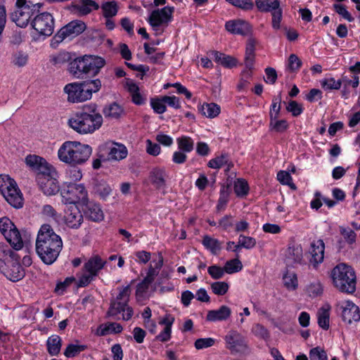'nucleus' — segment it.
I'll return each mask as SVG.
<instances>
[{"label": "nucleus", "mask_w": 360, "mask_h": 360, "mask_svg": "<svg viewBox=\"0 0 360 360\" xmlns=\"http://www.w3.org/2000/svg\"><path fill=\"white\" fill-rule=\"evenodd\" d=\"M105 65V60L103 58L92 55L77 57L68 64V71L74 78H89L81 82L84 89L87 91L89 100L92 98L93 93L99 91L102 86L99 79L91 78L96 77Z\"/></svg>", "instance_id": "1"}, {"label": "nucleus", "mask_w": 360, "mask_h": 360, "mask_svg": "<svg viewBox=\"0 0 360 360\" xmlns=\"http://www.w3.org/2000/svg\"><path fill=\"white\" fill-rule=\"evenodd\" d=\"M25 163L36 173V181L44 195H54L60 192L58 172L46 159L36 155H29L25 158Z\"/></svg>", "instance_id": "2"}, {"label": "nucleus", "mask_w": 360, "mask_h": 360, "mask_svg": "<svg viewBox=\"0 0 360 360\" xmlns=\"http://www.w3.org/2000/svg\"><path fill=\"white\" fill-rule=\"evenodd\" d=\"M63 249L61 237L55 233L51 225L43 224L37 233L35 250L36 253L46 265L53 264Z\"/></svg>", "instance_id": "3"}, {"label": "nucleus", "mask_w": 360, "mask_h": 360, "mask_svg": "<svg viewBox=\"0 0 360 360\" xmlns=\"http://www.w3.org/2000/svg\"><path fill=\"white\" fill-rule=\"evenodd\" d=\"M103 119L96 107L84 108L72 115L68 119V126L79 134H93L103 124Z\"/></svg>", "instance_id": "4"}, {"label": "nucleus", "mask_w": 360, "mask_h": 360, "mask_svg": "<svg viewBox=\"0 0 360 360\" xmlns=\"http://www.w3.org/2000/svg\"><path fill=\"white\" fill-rule=\"evenodd\" d=\"M6 244H0V271L10 281L17 282L25 276L20 257Z\"/></svg>", "instance_id": "5"}, {"label": "nucleus", "mask_w": 360, "mask_h": 360, "mask_svg": "<svg viewBox=\"0 0 360 360\" xmlns=\"http://www.w3.org/2000/svg\"><path fill=\"white\" fill-rule=\"evenodd\" d=\"M333 286L340 292L352 295L356 289V275L354 268L345 263L338 264L330 271Z\"/></svg>", "instance_id": "6"}, {"label": "nucleus", "mask_w": 360, "mask_h": 360, "mask_svg": "<svg viewBox=\"0 0 360 360\" xmlns=\"http://www.w3.org/2000/svg\"><path fill=\"white\" fill-rule=\"evenodd\" d=\"M92 148L87 144L78 141H65L58 150L60 161L70 165H81L90 157Z\"/></svg>", "instance_id": "7"}, {"label": "nucleus", "mask_w": 360, "mask_h": 360, "mask_svg": "<svg viewBox=\"0 0 360 360\" xmlns=\"http://www.w3.org/2000/svg\"><path fill=\"white\" fill-rule=\"evenodd\" d=\"M60 195L64 204L77 205L86 201L88 192L82 184L65 181L60 187Z\"/></svg>", "instance_id": "8"}, {"label": "nucleus", "mask_w": 360, "mask_h": 360, "mask_svg": "<svg viewBox=\"0 0 360 360\" xmlns=\"http://www.w3.org/2000/svg\"><path fill=\"white\" fill-rule=\"evenodd\" d=\"M0 193L12 207L17 209L22 207V195L15 180L8 175L0 174Z\"/></svg>", "instance_id": "9"}, {"label": "nucleus", "mask_w": 360, "mask_h": 360, "mask_svg": "<svg viewBox=\"0 0 360 360\" xmlns=\"http://www.w3.org/2000/svg\"><path fill=\"white\" fill-rule=\"evenodd\" d=\"M0 232L10 244L8 246L12 249L19 250L22 248L23 241L21 235L8 217H4L0 219Z\"/></svg>", "instance_id": "10"}, {"label": "nucleus", "mask_w": 360, "mask_h": 360, "mask_svg": "<svg viewBox=\"0 0 360 360\" xmlns=\"http://www.w3.org/2000/svg\"><path fill=\"white\" fill-rule=\"evenodd\" d=\"M31 27L36 31L39 37L46 39L51 36L54 32L55 19L51 13L41 12L37 14L32 19Z\"/></svg>", "instance_id": "11"}, {"label": "nucleus", "mask_w": 360, "mask_h": 360, "mask_svg": "<svg viewBox=\"0 0 360 360\" xmlns=\"http://www.w3.org/2000/svg\"><path fill=\"white\" fill-rule=\"evenodd\" d=\"M86 28V24L79 20H72L62 28L53 36L51 40V45L58 44L68 37H76L82 33Z\"/></svg>", "instance_id": "12"}, {"label": "nucleus", "mask_w": 360, "mask_h": 360, "mask_svg": "<svg viewBox=\"0 0 360 360\" xmlns=\"http://www.w3.org/2000/svg\"><path fill=\"white\" fill-rule=\"evenodd\" d=\"M174 6H165L153 11L148 17V22L153 27H158L163 24H168L173 19Z\"/></svg>", "instance_id": "13"}, {"label": "nucleus", "mask_w": 360, "mask_h": 360, "mask_svg": "<svg viewBox=\"0 0 360 360\" xmlns=\"http://www.w3.org/2000/svg\"><path fill=\"white\" fill-rule=\"evenodd\" d=\"M63 91L68 95L67 100L69 103H79L89 100L87 91L84 89L81 82L67 84L64 86Z\"/></svg>", "instance_id": "14"}, {"label": "nucleus", "mask_w": 360, "mask_h": 360, "mask_svg": "<svg viewBox=\"0 0 360 360\" xmlns=\"http://www.w3.org/2000/svg\"><path fill=\"white\" fill-rule=\"evenodd\" d=\"M224 340L226 348L232 353H243L248 349L245 338L236 330L229 331L225 336Z\"/></svg>", "instance_id": "15"}, {"label": "nucleus", "mask_w": 360, "mask_h": 360, "mask_svg": "<svg viewBox=\"0 0 360 360\" xmlns=\"http://www.w3.org/2000/svg\"><path fill=\"white\" fill-rule=\"evenodd\" d=\"M34 6H24V8L15 9L10 14L11 20L15 23L18 27L25 28L28 25L31 26V21L35 16Z\"/></svg>", "instance_id": "16"}, {"label": "nucleus", "mask_w": 360, "mask_h": 360, "mask_svg": "<svg viewBox=\"0 0 360 360\" xmlns=\"http://www.w3.org/2000/svg\"><path fill=\"white\" fill-rule=\"evenodd\" d=\"M84 217L77 205H67L63 221L70 229H78L83 223Z\"/></svg>", "instance_id": "17"}, {"label": "nucleus", "mask_w": 360, "mask_h": 360, "mask_svg": "<svg viewBox=\"0 0 360 360\" xmlns=\"http://www.w3.org/2000/svg\"><path fill=\"white\" fill-rule=\"evenodd\" d=\"M121 313H122V320L129 321L134 315V309L127 302L117 300L111 302L108 315L115 317Z\"/></svg>", "instance_id": "18"}, {"label": "nucleus", "mask_w": 360, "mask_h": 360, "mask_svg": "<svg viewBox=\"0 0 360 360\" xmlns=\"http://www.w3.org/2000/svg\"><path fill=\"white\" fill-rule=\"evenodd\" d=\"M325 252V243L322 239L313 241L309 248V264L316 269L323 262Z\"/></svg>", "instance_id": "19"}, {"label": "nucleus", "mask_w": 360, "mask_h": 360, "mask_svg": "<svg viewBox=\"0 0 360 360\" xmlns=\"http://www.w3.org/2000/svg\"><path fill=\"white\" fill-rule=\"evenodd\" d=\"M167 173L163 167H156L151 169L149 173V180L156 191H160L162 194L166 193L167 188Z\"/></svg>", "instance_id": "20"}, {"label": "nucleus", "mask_w": 360, "mask_h": 360, "mask_svg": "<svg viewBox=\"0 0 360 360\" xmlns=\"http://www.w3.org/2000/svg\"><path fill=\"white\" fill-rule=\"evenodd\" d=\"M225 29L233 34L247 36L252 33V27L246 20L242 19L230 20L226 22Z\"/></svg>", "instance_id": "21"}, {"label": "nucleus", "mask_w": 360, "mask_h": 360, "mask_svg": "<svg viewBox=\"0 0 360 360\" xmlns=\"http://www.w3.org/2000/svg\"><path fill=\"white\" fill-rule=\"evenodd\" d=\"M81 205L82 206L84 215L87 219L99 222L104 219L103 212L98 203L89 201V198H87L86 201L83 202Z\"/></svg>", "instance_id": "22"}, {"label": "nucleus", "mask_w": 360, "mask_h": 360, "mask_svg": "<svg viewBox=\"0 0 360 360\" xmlns=\"http://www.w3.org/2000/svg\"><path fill=\"white\" fill-rule=\"evenodd\" d=\"M257 43L253 37L248 38L246 42L244 62L246 69L250 72L254 69Z\"/></svg>", "instance_id": "23"}, {"label": "nucleus", "mask_w": 360, "mask_h": 360, "mask_svg": "<svg viewBox=\"0 0 360 360\" xmlns=\"http://www.w3.org/2000/svg\"><path fill=\"white\" fill-rule=\"evenodd\" d=\"M106 264L100 256L95 255L90 257L83 266V270L95 278L98 275L99 271L103 269Z\"/></svg>", "instance_id": "24"}, {"label": "nucleus", "mask_w": 360, "mask_h": 360, "mask_svg": "<svg viewBox=\"0 0 360 360\" xmlns=\"http://www.w3.org/2000/svg\"><path fill=\"white\" fill-rule=\"evenodd\" d=\"M215 63L221 65L222 67L228 69H231L238 65V60L233 56L226 55L218 51H212L211 52Z\"/></svg>", "instance_id": "25"}, {"label": "nucleus", "mask_w": 360, "mask_h": 360, "mask_svg": "<svg viewBox=\"0 0 360 360\" xmlns=\"http://www.w3.org/2000/svg\"><path fill=\"white\" fill-rule=\"evenodd\" d=\"M231 314V309L226 305H222L218 309L208 311L206 320L210 322L223 321L227 320Z\"/></svg>", "instance_id": "26"}, {"label": "nucleus", "mask_w": 360, "mask_h": 360, "mask_svg": "<svg viewBox=\"0 0 360 360\" xmlns=\"http://www.w3.org/2000/svg\"><path fill=\"white\" fill-rule=\"evenodd\" d=\"M126 88L131 97L133 103L137 105L145 104L146 98L140 93V89L136 83L127 79Z\"/></svg>", "instance_id": "27"}, {"label": "nucleus", "mask_w": 360, "mask_h": 360, "mask_svg": "<svg viewBox=\"0 0 360 360\" xmlns=\"http://www.w3.org/2000/svg\"><path fill=\"white\" fill-rule=\"evenodd\" d=\"M127 149L124 144L115 143L113 146L109 148L108 160H122L127 158Z\"/></svg>", "instance_id": "28"}, {"label": "nucleus", "mask_w": 360, "mask_h": 360, "mask_svg": "<svg viewBox=\"0 0 360 360\" xmlns=\"http://www.w3.org/2000/svg\"><path fill=\"white\" fill-rule=\"evenodd\" d=\"M198 108L200 114L209 118L216 117L221 111L219 105L214 103H205L198 105Z\"/></svg>", "instance_id": "29"}, {"label": "nucleus", "mask_w": 360, "mask_h": 360, "mask_svg": "<svg viewBox=\"0 0 360 360\" xmlns=\"http://www.w3.org/2000/svg\"><path fill=\"white\" fill-rule=\"evenodd\" d=\"M62 339L58 335H52L46 340L47 352L51 356H57L61 349Z\"/></svg>", "instance_id": "30"}, {"label": "nucleus", "mask_w": 360, "mask_h": 360, "mask_svg": "<svg viewBox=\"0 0 360 360\" xmlns=\"http://www.w3.org/2000/svg\"><path fill=\"white\" fill-rule=\"evenodd\" d=\"M279 0H255V6L261 13H269L278 8Z\"/></svg>", "instance_id": "31"}, {"label": "nucleus", "mask_w": 360, "mask_h": 360, "mask_svg": "<svg viewBox=\"0 0 360 360\" xmlns=\"http://www.w3.org/2000/svg\"><path fill=\"white\" fill-rule=\"evenodd\" d=\"M233 191L238 198L247 196L250 191V186L248 181L243 178L236 179L233 184Z\"/></svg>", "instance_id": "32"}, {"label": "nucleus", "mask_w": 360, "mask_h": 360, "mask_svg": "<svg viewBox=\"0 0 360 360\" xmlns=\"http://www.w3.org/2000/svg\"><path fill=\"white\" fill-rule=\"evenodd\" d=\"M288 259L291 260L292 264H302L303 259V251L301 245H294L288 248Z\"/></svg>", "instance_id": "33"}, {"label": "nucleus", "mask_w": 360, "mask_h": 360, "mask_svg": "<svg viewBox=\"0 0 360 360\" xmlns=\"http://www.w3.org/2000/svg\"><path fill=\"white\" fill-rule=\"evenodd\" d=\"M317 323L323 330H327L330 327V309L321 307L317 311Z\"/></svg>", "instance_id": "34"}, {"label": "nucleus", "mask_w": 360, "mask_h": 360, "mask_svg": "<svg viewBox=\"0 0 360 360\" xmlns=\"http://www.w3.org/2000/svg\"><path fill=\"white\" fill-rule=\"evenodd\" d=\"M202 243L213 255H217L221 250V242L218 239L212 238L208 235H205L203 237Z\"/></svg>", "instance_id": "35"}, {"label": "nucleus", "mask_w": 360, "mask_h": 360, "mask_svg": "<svg viewBox=\"0 0 360 360\" xmlns=\"http://www.w3.org/2000/svg\"><path fill=\"white\" fill-rule=\"evenodd\" d=\"M101 8L105 18H113L117 15L119 9L115 1H105L101 4Z\"/></svg>", "instance_id": "36"}, {"label": "nucleus", "mask_w": 360, "mask_h": 360, "mask_svg": "<svg viewBox=\"0 0 360 360\" xmlns=\"http://www.w3.org/2000/svg\"><path fill=\"white\" fill-rule=\"evenodd\" d=\"M94 191L101 199L105 200L111 193L112 188L106 181L101 180L97 181L94 186Z\"/></svg>", "instance_id": "37"}, {"label": "nucleus", "mask_w": 360, "mask_h": 360, "mask_svg": "<svg viewBox=\"0 0 360 360\" xmlns=\"http://www.w3.org/2000/svg\"><path fill=\"white\" fill-rule=\"evenodd\" d=\"M122 112V108L117 103H112L109 105L105 106L103 110V112L106 117L114 119H118Z\"/></svg>", "instance_id": "38"}, {"label": "nucleus", "mask_w": 360, "mask_h": 360, "mask_svg": "<svg viewBox=\"0 0 360 360\" xmlns=\"http://www.w3.org/2000/svg\"><path fill=\"white\" fill-rule=\"evenodd\" d=\"M178 149L187 153H191L194 148L193 140L188 136H181L176 139Z\"/></svg>", "instance_id": "39"}, {"label": "nucleus", "mask_w": 360, "mask_h": 360, "mask_svg": "<svg viewBox=\"0 0 360 360\" xmlns=\"http://www.w3.org/2000/svg\"><path fill=\"white\" fill-rule=\"evenodd\" d=\"M322 89L325 91L339 90L342 86V80H335L334 77H326L320 81Z\"/></svg>", "instance_id": "40"}, {"label": "nucleus", "mask_w": 360, "mask_h": 360, "mask_svg": "<svg viewBox=\"0 0 360 360\" xmlns=\"http://www.w3.org/2000/svg\"><path fill=\"white\" fill-rule=\"evenodd\" d=\"M289 128V124L286 120H270L269 129L276 133H283Z\"/></svg>", "instance_id": "41"}, {"label": "nucleus", "mask_w": 360, "mask_h": 360, "mask_svg": "<svg viewBox=\"0 0 360 360\" xmlns=\"http://www.w3.org/2000/svg\"><path fill=\"white\" fill-rule=\"evenodd\" d=\"M86 349L87 345H75L71 343L68 345L63 354L67 358H73Z\"/></svg>", "instance_id": "42"}, {"label": "nucleus", "mask_w": 360, "mask_h": 360, "mask_svg": "<svg viewBox=\"0 0 360 360\" xmlns=\"http://www.w3.org/2000/svg\"><path fill=\"white\" fill-rule=\"evenodd\" d=\"M68 9L77 12L80 16L86 15L92 11V8L88 4V0H82L81 5L72 3L68 6Z\"/></svg>", "instance_id": "43"}, {"label": "nucleus", "mask_w": 360, "mask_h": 360, "mask_svg": "<svg viewBox=\"0 0 360 360\" xmlns=\"http://www.w3.org/2000/svg\"><path fill=\"white\" fill-rule=\"evenodd\" d=\"M225 272L228 274H232L239 272L243 269V264L238 257L227 261L224 266Z\"/></svg>", "instance_id": "44"}, {"label": "nucleus", "mask_w": 360, "mask_h": 360, "mask_svg": "<svg viewBox=\"0 0 360 360\" xmlns=\"http://www.w3.org/2000/svg\"><path fill=\"white\" fill-rule=\"evenodd\" d=\"M228 155V153H221L219 155L211 159L207 163V167L216 169H221L222 167L225 166L226 163H227Z\"/></svg>", "instance_id": "45"}, {"label": "nucleus", "mask_w": 360, "mask_h": 360, "mask_svg": "<svg viewBox=\"0 0 360 360\" xmlns=\"http://www.w3.org/2000/svg\"><path fill=\"white\" fill-rule=\"evenodd\" d=\"M150 107L153 110L154 112L157 114H163L167 110L166 102L163 101V96L150 98Z\"/></svg>", "instance_id": "46"}, {"label": "nucleus", "mask_w": 360, "mask_h": 360, "mask_svg": "<svg viewBox=\"0 0 360 360\" xmlns=\"http://www.w3.org/2000/svg\"><path fill=\"white\" fill-rule=\"evenodd\" d=\"M28 58L27 53L23 51H18L13 54L11 63L17 67L22 68L27 65Z\"/></svg>", "instance_id": "47"}, {"label": "nucleus", "mask_w": 360, "mask_h": 360, "mask_svg": "<svg viewBox=\"0 0 360 360\" xmlns=\"http://www.w3.org/2000/svg\"><path fill=\"white\" fill-rule=\"evenodd\" d=\"M233 6L240 8L243 11H251L254 8V3L252 0H225Z\"/></svg>", "instance_id": "48"}, {"label": "nucleus", "mask_w": 360, "mask_h": 360, "mask_svg": "<svg viewBox=\"0 0 360 360\" xmlns=\"http://www.w3.org/2000/svg\"><path fill=\"white\" fill-rule=\"evenodd\" d=\"M302 65L300 58L295 53H291L288 60V69L291 72H297Z\"/></svg>", "instance_id": "49"}, {"label": "nucleus", "mask_w": 360, "mask_h": 360, "mask_svg": "<svg viewBox=\"0 0 360 360\" xmlns=\"http://www.w3.org/2000/svg\"><path fill=\"white\" fill-rule=\"evenodd\" d=\"M271 26L272 27L278 30L281 28V22L283 19V9L279 5L278 8L273 10L271 12Z\"/></svg>", "instance_id": "50"}, {"label": "nucleus", "mask_w": 360, "mask_h": 360, "mask_svg": "<svg viewBox=\"0 0 360 360\" xmlns=\"http://www.w3.org/2000/svg\"><path fill=\"white\" fill-rule=\"evenodd\" d=\"M229 288V285L224 281H216L211 284V289L214 294L217 295H225Z\"/></svg>", "instance_id": "51"}, {"label": "nucleus", "mask_w": 360, "mask_h": 360, "mask_svg": "<svg viewBox=\"0 0 360 360\" xmlns=\"http://www.w3.org/2000/svg\"><path fill=\"white\" fill-rule=\"evenodd\" d=\"M285 109L288 112H290L293 117L300 116L304 111L302 105L294 100H291L288 102Z\"/></svg>", "instance_id": "52"}, {"label": "nucleus", "mask_w": 360, "mask_h": 360, "mask_svg": "<svg viewBox=\"0 0 360 360\" xmlns=\"http://www.w3.org/2000/svg\"><path fill=\"white\" fill-rule=\"evenodd\" d=\"M310 360H328V355L324 349L316 347L309 351Z\"/></svg>", "instance_id": "53"}, {"label": "nucleus", "mask_w": 360, "mask_h": 360, "mask_svg": "<svg viewBox=\"0 0 360 360\" xmlns=\"http://www.w3.org/2000/svg\"><path fill=\"white\" fill-rule=\"evenodd\" d=\"M238 240L240 242V245L243 248L246 250H251L254 248L257 244V240L255 238L245 236L243 234L239 235Z\"/></svg>", "instance_id": "54"}, {"label": "nucleus", "mask_w": 360, "mask_h": 360, "mask_svg": "<svg viewBox=\"0 0 360 360\" xmlns=\"http://www.w3.org/2000/svg\"><path fill=\"white\" fill-rule=\"evenodd\" d=\"M284 285L288 290H295L298 286L297 277L295 274L283 276Z\"/></svg>", "instance_id": "55"}, {"label": "nucleus", "mask_w": 360, "mask_h": 360, "mask_svg": "<svg viewBox=\"0 0 360 360\" xmlns=\"http://www.w3.org/2000/svg\"><path fill=\"white\" fill-rule=\"evenodd\" d=\"M75 281V277H67L64 281L58 282L56 284L54 292L58 295H63L66 291L67 288L70 285Z\"/></svg>", "instance_id": "56"}, {"label": "nucleus", "mask_w": 360, "mask_h": 360, "mask_svg": "<svg viewBox=\"0 0 360 360\" xmlns=\"http://www.w3.org/2000/svg\"><path fill=\"white\" fill-rule=\"evenodd\" d=\"M215 341L212 338H198L195 341L194 346L197 349H203L213 346Z\"/></svg>", "instance_id": "57"}, {"label": "nucleus", "mask_w": 360, "mask_h": 360, "mask_svg": "<svg viewBox=\"0 0 360 360\" xmlns=\"http://www.w3.org/2000/svg\"><path fill=\"white\" fill-rule=\"evenodd\" d=\"M252 332L255 336L263 340H267L269 338L268 330L260 323H257L253 326Z\"/></svg>", "instance_id": "58"}, {"label": "nucleus", "mask_w": 360, "mask_h": 360, "mask_svg": "<svg viewBox=\"0 0 360 360\" xmlns=\"http://www.w3.org/2000/svg\"><path fill=\"white\" fill-rule=\"evenodd\" d=\"M66 177L71 182L79 181L82 177L81 170L75 167H72L66 171Z\"/></svg>", "instance_id": "59"}, {"label": "nucleus", "mask_w": 360, "mask_h": 360, "mask_svg": "<svg viewBox=\"0 0 360 360\" xmlns=\"http://www.w3.org/2000/svg\"><path fill=\"white\" fill-rule=\"evenodd\" d=\"M208 274L215 280L220 279L223 277L225 270L224 268L217 265H212L208 267Z\"/></svg>", "instance_id": "60"}, {"label": "nucleus", "mask_w": 360, "mask_h": 360, "mask_svg": "<svg viewBox=\"0 0 360 360\" xmlns=\"http://www.w3.org/2000/svg\"><path fill=\"white\" fill-rule=\"evenodd\" d=\"M218 224L224 231H228L234 225L233 217L231 214H226L219 220Z\"/></svg>", "instance_id": "61"}, {"label": "nucleus", "mask_w": 360, "mask_h": 360, "mask_svg": "<svg viewBox=\"0 0 360 360\" xmlns=\"http://www.w3.org/2000/svg\"><path fill=\"white\" fill-rule=\"evenodd\" d=\"M230 193V186L229 184L222 185L220 188L219 197L217 201L220 202L221 204L227 205L229 200Z\"/></svg>", "instance_id": "62"}, {"label": "nucleus", "mask_w": 360, "mask_h": 360, "mask_svg": "<svg viewBox=\"0 0 360 360\" xmlns=\"http://www.w3.org/2000/svg\"><path fill=\"white\" fill-rule=\"evenodd\" d=\"M334 9L336 13L342 15L345 20L349 22H353L354 18L352 16L350 13L347 10L346 7L342 4H334Z\"/></svg>", "instance_id": "63"}, {"label": "nucleus", "mask_w": 360, "mask_h": 360, "mask_svg": "<svg viewBox=\"0 0 360 360\" xmlns=\"http://www.w3.org/2000/svg\"><path fill=\"white\" fill-rule=\"evenodd\" d=\"M146 152L150 155L157 156L160 153L161 148L158 143L148 139L146 140Z\"/></svg>", "instance_id": "64"}]
</instances>
